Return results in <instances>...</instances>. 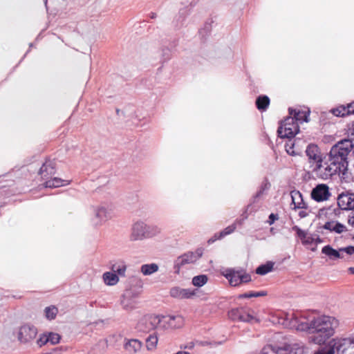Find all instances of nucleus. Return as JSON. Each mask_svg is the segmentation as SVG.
I'll return each mask as SVG.
<instances>
[{"label": "nucleus", "mask_w": 354, "mask_h": 354, "mask_svg": "<svg viewBox=\"0 0 354 354\" xmlns=\"http://www.w3.org/2000/svg\"><path fill=\"white\" fill-rule=\"evenodd\" d=\"M277 219H278V214L271 213L268 216V223H269V225H272L275 222V221H277Z\"/></svg>", "instance_id": "58"}, {"label": "nucleus", "mask_w": 354, "mask_h": 354, "mask_svg": "<svg viewBox=\"0 0 354 354\" xmlns=\"http://www.w3.org/2000/svg\"><path fill=\"white\" fill-rule=\"evenodd\" d=\"M338 207L343 210H351L354 209V193L343 192L337 198Z\"/></svg>", "instance_id": "11"}, {"label": "nucleus", "mask_w": 354, "mask_h": 354, "mask_svg": "<svg viewBox=\"0 0 354 354\" xmlns=\"http://www.w3.org/2000/svg\"><path fill=\"white\" fill-rule=\"evenodd\" d=\"M220 234H221V232H218V233H215L214 234L213 236H212L208 241H207V243L208 244H212L214 242H215L217 240H221L223 238H224V236H220Z\"/></svg>", "instance_id": "56"}, {"label": "nucleus", "mask_w": 354, "mask_h": 354, "mask_svg": "<svg viewBox=\"0 0 354 354\" xmlns=\"http://www.w3.org/2000/svg\"><path fill=\"white\" fill-rule=\"evenodd\" d=\"M293 211V215L296 217L298 216L300 218H304L308 215L306 205L304 207H297L292 208Z\"/></svg>", "instance_id": "48"}, {"label": "nucleus", "mask_w": 354, "mask_h": 354, "mask_svg": "<svg viewBox=\"0 0 354 354\" xmlns=\"http://www.w3.org/2000/svg\"><path fill=\"white\" fill-rule=\"evenodd\" d=\"M158 270L156 263L144 264L141 266L140 271L144 275H150Z\"/></svg>", "instance_id": "37"}, {"label": "nucleus", "mask_w": 354, "mask_h": 354, "mask_svg": "<svg viewBox=\"0 0 354 354\" xmlns=\"http://www.w3.org/2000/svg\"><path fill=\"white\" fill-rule=\"evenodd\" d=\"M244 221H245V219H243V218H241V217L240 218H236V219L235 220V221L234 222V223H236V226L237 225H241L243 223Z\"/></svg>", "instance_id": "61"}, {"label": "nucleus", "mask_w": 354, "mask_h": 354, "mask_svg": "<svg viewBox=\"0 0 354 354\" xmlns=\"http://www.w3.org/2000/svg\"><path fill=\"white\" fill-rule=\"evenodd\" d=\"M348 223L351 225L354 226V215L352 216H349L348 220Z\"/></svg>", "instance_id": "62"}, {"label": "nucleus", "mask_w": 354, "mask_h": 354, "mask_svg": "<svg viewBox=\"0 0 354 354\" xmlns=\"http://www.w3.org/2000/svg\"><path fill=\"white\" fill-rule=\"evenodd\" d=\"M279 348H274V354H288L287 344H283Z\"/></svg>", "instance_id": "54"}, {"label": "nucleus", "mask_w": 354, "mask_h": 354, "mask_svg": "<svg viewBox=\"0 0 354 354\" xmlns=\"http://www.w3.org/2000/svg\"><path fill=\"white\" fill-rule=\"evenodd\" d=\"M254 203H252V200L251 199L250 203L245 207V211L241 214V218L246 220L248 218L249 213L255 212L257 210V208L254 207Z\"/></svg>", "instance_id": "47"}, {"label": "nucleus", "mask_w": 354, "mask_h": 354, "mask_svg": "<svg viewBox=\"0 0 354 354\" xmlns=\"http://www.w3.org/2000/svg\"><path fill=\"white\" fill-rule=\"evenodd\" d=\"M310 110L290 109L289 108V142L292 137H295L299 132V124L308 121Z\"/></svg>", "instance_id": "3"}, {"label": "nucleus", "mask_w": 354, "mask_h": 354, "mask_svg": "<svg viewBox=\"0 0 354 354\" xmlns=\"http://www.w3.org/2000/svg\"><path fill=\"white\" fill-rule=\"evenodd\" d=\"M260 354H274V348L272 344H267L263 347Z\"/></svg>", "instance_id": "52"}, {"label": "nucleus", "mask_w": 354, "mask_h": 354, "mask_svg": "<svg viewBox=\"0 0 354 354\" xmlns=\"http://www.w3.org/2000/svg\"><path fill=\"white\" fill-rule=\"evenodd\" d=\"M339 354H354V341L349 339L340 340L337 345Z\"/></svg>", "instance_id": "18"}, {"label": "nucleus", "mask_w": 354, "mask_h": 354, "mask_svg": "<svg viewBox=\"0 0 354 354\" xmlns=\"http://www.w3.org/2000/svg\"><path fill=\"white\" fill-rule=\"evenodd\" d=\"M331 196L329 187L326 184H319L311 192V198L317 202L328 200Z\"/></svg>", "instance_id": "9"}, {"label": "nucleus", "mask_w": 354, "mask_h": 354, "mask_svg": "<svg viewBox=\"0 0 354 354\" xmlns=\"http://www.w3.org/2000/svg\"><path fill=\"white\" fill-rule=\"evenodd\" d=\"M340 252H344L346 254L351 255V254H354V246L350 245V246H348L346 248H340Z\"/></svg>", "instance_id": "57"}, {"label": "nucleus", "mask_w": 354, "mask_h": 354, "mask_svg": "<svg viewBox=\"0 0 354 354\" xmlns=\"http://www.w3.org/2000/svg\"><path fill=\"white\" fill-rule=\"evenodd\" d=\"M146 239H149L160 234L161 230L155 225H147L145 223Z\"/></svg>", "instance_id": "36"}, {"label": "nucleus", "mask_w": 354, "mask_h": 354, "mask_svg": "<svg viewBox=\"0 0 354 354\" xmlns=\"http://www.w3.org/2000/svg\"><path fill=\"white\" fill-rule=\"evenodd\" d=\"M212 23V21L211 22H205V24H204V27L199 30V34L202 35V37H204L205 35H207L211 32Z\"/></svg>", "instance_id": "51"}, {"label": "nucleus", "mask_w": 354, "mask_h": 354, "mask_svg": "<svg viewBox=\"0 0 354 354\" xmlns=\"http://www.w3.org/2000/svg\"><path fill=\"white\" fill-rule=\"evenodd\" d=\"M125 350L129 353H136L140 350L142 342L137 339H131L124 344Z\"/></svg>", "instance_id": "27"}, {"label": "nucleus", "mask_w": 354, "mask_h": 354, "mask_svg": "<svg viewBox=\"0 0 354 354\" xmlns=\"http://www.w3.org/2000/svg\"><path fill=\"white\" fill-rule=\"evenodd\" d=\"M328 159L333 165L337 167L341 173L344 174V171L347 169L348 160L331 156L330 154H328Z\"/></svg>", "instance_id": "23"}, {"label": "nucleus", "mask_w": 354, "mask_h": 354, "mask_svg": "<svg viewBox=\"0 0 354 354\" xmlns=\"http://www.w3.org/2000/svg\"><path fill=\"white\" fill-rule=\"evenodd\" d=\"M323 227L325 230L330 232H335L337 234H340L346 230V227L344 225L333 221L326 222Z\"/></svg>", "instance_id": "25"}, {"label": "nucleus", "mask_w": 354, "mask_h": 354, "mask_svg": "<svg viewBox=\"0 0 354 354\" xmlns=\"http://www.w3.org/2000/svg\"><path fill=\"white\" fill-rule=\"evenodd\" d=\"M339 325V321L333 317L321 315L306 320L305 317H297L292 315L289 321V326L297 330L307 331L311 334L309 341L322 345L332 337L335 328Z\"/></svg>", "instance_id": "1"}, {"label": "nucleus", "mask_w": 354, "mask_h": 354, "mask_svg": "<svg viewBox=\"0 0 354 354\" xmlns=\"http://www.w3.org/2000/svg\"><path fill=\"white\" fill-rule=\"evenodd\" d=\"M146 239L145 223L142 221L135 222L131 227L130 240L142 241Z\"/></svg>", "instance_id": "13"}, {"label": "nucleus", "mask_w": 354, "mask_h": 354, "mask_svg": "<svg viewBox=\"0 0 354 354\" xmlns=\"http://www.w3.org/2000/svg\"><path fill=\"white\" fill-rule=\"evenodd\" d=\"M306 153L310 162L313 161L316 165L322 162V154L317 145L314 144L309 145L306 149Z\"/></svg>", "instance_id": "19"}, {"label": "nucleus", "mask_w": 354, "mask_h": 354, "mask_svg": "<svg viewBox=\"0 0 354 354\" xmlns=\"http://www.w3.org/2000/svg\"><path fill=\"white\" fill-rule=\"evenodd\" d=\"M37 334V328L31 324H26L21 326L18 333V339L21 343H27L33 339Z\"/></svg>", "instance_id": "7"}, {"label": "nucleus", "mask_w": 354, "mask_h": 354, "mask_svg": "<svg viewBox=\"0 0 354 354\" xmlns=\"http://www.w3.org/2000/svg\"><path fill=\"white\" fill-rule=\"evenodd\" d=\"M322 252L333 260L343 258L340 249L339 250H335L329 245L324 246L322 250Z\"/></svg>", "instance_id": "29"}, {"label": "nucleus", "mask_w": 354, "mask_h": 354, "mask_svg": "<svg viewBox=\"0 0 354 354\" xmlns=\"http://www.w3.org/2000/svg\"><path fill=\"white\" fill-rule=\"evenodd\" d=\"M305 348L302 343L292 344L289 348V354H304Z\"/></svg>", "instance_id": "41"}, {"label": "nucleus", "mask_w": 354, "mask_h": 354, "mask_svg": "<svg viewBox=\"0 0 354 354\" xmlns=\"http://www.w3.org/2000/svg\"><path fill=\"white\" fill-rule=\"evenodd\" d=\"M333 115L337 117H345L349 115L347 113V109L346 106H339L332 111Z\"/></svg>", "instance_id": "46"}, {"label": "nucleus", "mask_w": 354, "mask_h": 354, "mask_svg": "<svg viewBox=\"0 0 354 354\" xmlns=\"http://www.w3.org/2000/svg\"><path fill=\"white\" fill-rule=\"evenodd\" d=\"M270 188V183L268 180L265 178L263 181L261 183L259 189L257 192L252 196V203H256L257 200L266 191H268Z\"/></svg>", "instance_id": "33"}, {"label": "nucleus", "mask_w": 354, "mask_h": 354, "mask_svg": "<svg viewBox=\"0 0 354 354\" xmlns=\"http://www.w3.org/2000/svg\"><path fill=\"white\" fill-rule=\"evenodd\" d=\"M288 116L283 118L279 122V127L277 131V137L283 139L288 138Z\"/></svg>", "instance_id": "28"}, {"label": "nucleus", "mask_w": 354, "mask_h": 354, "mask_svg": "<svg viewBox=\"0 0 354 354\" xmlns=\"http://www.w3.org/2000/svg\"><path fill=\"white\" fill-rule=\"evenodd\" d=\"M236 230V223H232V225L227 226L224 230L221 231L220 236H225L228 234H232Z\"/></svg>", "instance_id": "50"}, {"label": "nucleus", "mask_w": 354, "mask_h": 354, "mask_svg": "<svg viewBox=\"0 0 354 354\" xmlns=\"http://www.w3.org/2000/svg\"><path fill=\"white\" fill-rule=\"evenodd\" d=\"M61 339V336L57 333L45 332L39 335V339L37 340V344L39 347L47 344L48 343L52 345L59 344Z\"/></svg>", "instance_id": "15"}, {"label": "nucleus", "mask_w": 354, "mask_h": 354, "mask_svg": "<svg viewBox=\"0 0 354 354\" xmlns=\"http://www.w3.org/2000/svg\"><path fill=\"white\" fill-rule=\"evenodd\" d=\"M347 136L348 138L346 140H350L353 142L354 140V122L348 128Z\"/></svg>", "instance_id": "53"}, {"label": "nucleus", "mask_w": 354, "mask_h": 354, "mask_svg": "<svg viewBox=\"0 0 354 354\" xmlns=\"http://www.w3.org/2000/svg\"><path fill=\"white\" fill-rule=\"evenodd\" d=\"M95 217L93 222L95 225H102L111 218V209L106 205H100L94 208Z\"/></svg>", "instance_id": "8"}, {"label": "nucleus", "mask_w": 354, "mask_h": 354, "mask_svg": "<svg viewBox=\"0 0 354 354\" xmlns=\"http://www.w3.org/2000/svg\"><path fill=\"white\" fill-rule=\"evenodd\" d=\"M127 264L122 260H117L113 263L111 262V270L118 275V277H124L127 270Z\"/></svg>", "instance_id": "21"}, {"label": "nucleus", "mask_w": 354, "mask_h": 354, "mask_svg": "<svg viewBox=\"0 0 354 354\" xmlns=\"http://www.w3.org/2000/svg\"><path fill=\"white\" fill-rule=\"evenodd\" d=\"M220 234H221V232H218V233H215L214 234L213 236H212L208 241H207V243L208 244H212L214 242H215L217 240H221L223 238H224V236H220Z\"/></svg>", "instance_id": "55"}, {"label": "nucleus", "mask_w": 354, "mask_h": 354, "mask_svg": "<svg viewBox=\"0 0 354 354\" xmlns=\"http://www.w3.org/2000/svg\"><path fill=\"white\" fill-rule=\"evenodd\" d=\"M270 103V100L268 95H260L255 100V106L260 112L266 111Z\"/></svg>", "instance_id": "24"}, {"label": "nucleus", "mask_w": 354, "mask_h": 354, "mask_svg": "<svg viewBox=\"0 0 354 354\" xmlns=\"http://www.w3.org/2000/svg\"><path fill=\"white\" fill-rule=\"evenodd\" d=\"M290 196L292 198L291 208L304 207L306 204L299 192L291 191Z\"/></svg>", "instance_id": "26"}, {"label": "nucleus", "mask_w": 354, "mask_h": 354, "mask_svg": "<svg viewBox=\"0 0 354 354\" xmlns=\"http://www.w3.org/2000/svg\"><path fill=\"white\" fill-rule=\"evenodd\" d=\"M208 281V277L207 274H199L192 278V283L198 288H201L207 283Z\"/></svg>", "instance_id": "39"}, {"label": "nucleus", "mask_w": 354, "mask_h": 354, "mask_svg": "<svg viewBox=\"0 0 354 354\" xmlns=\"http://www.w3.org/2000/svg\"><path fill=\"white\" fill-rule=\"evenodd\" d=\"M272 322L282 325L285 328L288 327V313L285 314V317H273Z\"/></svg>", "instance_id": "49"}, {"label": "nucleus", "mask_w": 354, "mask_h": 354, "mask_svg": "<svg viewBox=\"0 0 354 354\" xmlns=\"http://www.w3.org/2000/svg\"><path fill=\"white\" fill-rule=\"evenodd\" d=\"M274 264V263L270 261H267L266 263L261 264L255 269V273L261 276L266 275L273 270Z\"/></svg>", "instance_id": "31"}, {"label": "nucleus", "mask_w": 354, "mask_h": 354, "mask_svg": "<svg viewBox=\"0 0 354 354\" xmlns=\"http://www.w3.org/2000/svg\"><path fill=\"white\" fill-rule=\"evenodd\" d=\"M353 147L350 140H342L331 147L328 154L348 160V155Z\"/></svg>", "instance_id": "5"}, {"label": "nucleus", "mask_w": 354, "mask_h": 354, "mask_svg": "<svg viewBox=\"0 0 354 354\" xmlns=\"http://www.w3.org/2000/svg\"><path fill=\"white\" fill-rule=\"evenodd\" d=\"M239 274L240 276L238 277L239 278V285H241V283H247L252 281L251 275L249 273L246 272L243 269L241 268L239 270Z\"/></svg>", "instance_id": "45"}, {"label": "nucleus", "mask_w": 354, "mask_h": 354, "mask_svg": "<svg viewBox=\"0 0 354 354\" xmlns=\"http://www.w3.org/2000/svg\"><path fill=\"white\" fill-rule=\"evenodd\" d=\"M334 348H329L327 350L322 349L318 351L316 354H334Z\"/></svg>", "instance_id": "59"}, {"label": "nucleus", "mask_w": 354, "mask_h": 354, "mask_svg": "<svg viewBox=\"0 0 354 354\" xmlns=\"http://www.w3.org/2000/svg\"><path fill=\"white\" fill-rule=\"evenodd\" d=\"M346 106L347 109V113H348L349 115L354 114V102L348 104Z\"/></svg>", "instance_id": "60"}, {"label": "nucleus", "mask_w": 354, "mask_h": 354, "mask_svg": "<svg viewBox=\"0 0 354 354\" xmlns=\"http://www.w3.org/2000/svg\"><path fill=\"white\" fill-rule=\"evenodd\" d=\"M138 295L132 290H126L120 298V304L126 310H131L137 305L136 297Z\"/></svg>", "instance_id": "12"}, {"label": "nucleus", "mask_w": 354, "mask_h": 354, "mask_svg": "<svg viewBox=\"0 0 354 354\" xmlns=\"http://www.w3.org/2000/svg\"><path fill=\"white\" fill-rule=\"evenodd\" d=\"M44 313L47 319L53 320L55 319L58 310L55 306H50L45 308Z\"/></svg>", "instance_id": "42"}, {"label": "nucleus", "mask_w": 354, "mask_h": 354, "mask_svg": "<svg viewBox=\"0 0 354 354\" xmlns=\"http://www.w3.org/2000/svg\"><path fill=\"white\" fill-rule=\"evenodd\" d=\"M243 308H233L228 313L229 317L233 321H240L243 313Z\"/></svg>", "instance_id": "44"}, {"label": "nucleus", "mask_w": 354, "mask_h": 354, "mask_svg": "<svg viewBox=\"0 0 354 354\" xmlns=\"http://www.w3.org/2000/svg\"><path fill=\"white\" fill-rule=\"evenodd\" d=\"M56 173V162L55 160H46L40 167L39 174L43 180L51 178Z\"/></svg>", "instance_id": "16"}, {"label": "nucleus", "mask_w": 354, "mask_h": 354, "mask_svg": "<svg viewBox=\"0 0 354 354\" xmlns=\"http://www.w3.org/2000/svg\"><path fill=\"white\" fill-rule=\"evenodd\" d=\"M240 322L253 323L254 322H259V319L243 308Z\"/></svg>", "instance_id": "43"}, {"label": "nucleus", "mask_w": 354, "mask_h": 354, "mask_svg": "<svg viewBox=\"0 0 354 354\" xmlns=\"http://www.w3.org/2000/svg\"><path fill=\"white\" fill-rule=\"evenodd\" d=\"M178 42V41L177 39H174V41H172L169 44L170 48L168 47V46H163L161 48V50H160V56H161L160 62L162 63L166 62H167L168 60H169L171 59V53H172V49L175 48L177 46Z\"/></svg>", "instance_id": "20"}, {"label": "nucleus", "mask_w": 354, "mask_h": 354, "mask_svg": "<svg viewBox=\"0 0 354 354\" xmlns=\"http://www.w3.org/2000/svg\"><path fill=\"white\" fill-rule=\"evenodd\" d=\"M221 275L228 280L230 286H239V278L238 277L240 276L239 270H236L234 268H225L223 271H221Z\"/></svg>", "instance_id": "17"}, {"label": "nucleus", "mask_w": 354, "mask_h": 354, "mask_svg": "<svg viewBox=\"0 0 354 354\" xmlns=\"http://www.w3.org/2000/svg\"><path fill=\"white\" fill-rule=\"evenodd\" d=\"M297 234L298 237L301 239L302 243L306 246L310 247L312 250H314L317 244L322 242V240L319 236H313L311 234H308L299 228H297Z\"/></svg>", "instance_id": "14"}, {"label": "nucleus", "mask_w": 354, "mask_h": 354, "mask_svg": "<svg viewBox=\"0 0 354 354\" xmlns=\"http://www.w3.org/2000/svg\"><path fill=\"white\" fill-rule=\"evenodd\" d=\"M349 271H350V272H351V274H354V268H352V267H351V268H349Z\"/></svg>", "instance_id": "64"}, {"label": "nucleus", "mask_w": 354, "mask_h": 354, "mask_svg": "<svg viewBox=\"0 0 354 354\" xmlns=\"http://www.w3.org/2000/svg\"><path fill=\"white\" fill-rule=\"evenodd\" d=\"M178 319L180 322H182L183 317L181 316H174V315H151L149 316L145 317L138 323V329L143 332H149L154 330L162 322H167L170 326L176 327V325H173L171 321Z\"/></svg>", "instance_id": "2"}, {"label": "nucleus", "mask_w": 354, "mask_h": 354, "mask_svg": "<svg viewBox=\"0 0 354 354\" xmlns=\"http://www.w3.org/2000/svg\"><path fill=\"white\" fill-rule=\"evenodd\" d=\"M190 9L188 7H185L180 9L178 15L176 17L174 21V25L176 28H180L183 25L186 17L189 14Z\"/></svg>", "instance_id": "30"}, {"label": "nucleus", "mask_w": 354, "mask_h": 354, "mask_svg": "<svg viewBox=\"0 0 354 354\" xmlns=\"http://www.w3.org/2000/svg\"><path fill=\"white\" fill-rule=\"evenodd\" d=\"M268 295V292L266 290H261L258 292L254 291H249L244 292L243 294H240L238 296L239 299H250L252 297H264Z\"/></svg>", "instance_id": "38"}, {"label": "nucleus", "mask_w": 354, "mask_h": 354, "mask_svg": "<svg viewBox=\"0 0 354 354\" xmlns=\"http://www.w3.org/2000/svg\"><path fill=\"white\" fill-rule=\"evenodd\" d=\"M314 171L319 178L324 180H327L333 176L341 173L337 167L333 165L328 159L324 162L322 160L316 165Z\"/></svg>", "instance_id": "6"}, {"label": "nucleus", "mask_w": 354, "mask_h": 354, "mask_svg": "<svg viewBox=\"0 0 354 354\" xmlns=\"http://www.w3.org/2000/svg\"><path fill=\"white\" fill-rule=\"evenodd\" d=\"M197 289L183 288L179 286H174L170 288L169 295L177 299H192L196 295Z\"/></svg>", "instance_id": "10"}, {"label": "nucleus", "mask_w": 354, "mask_h": 354, "mask_svg": "<svg viewBox=\"0 0 354 354\" xmlns=\"http://www.w3.org/2000/svg\"><path fill=\"white\" fill-rule=\"evenodd\" d=\"M151 19H155L156 17V13L155 12H151L150 15H149Z\"/></svg>", "instance_id": "63"}, {"label": "nucleus", "mask_w": 354, "mask_h": 354, "mask_svg": "<svg viewBox=\"0 0 354 354\" xmlns=\"http://www.w3.org/2000/svg\"><path fill=\"white\" fill-rule=\"evenodd\" d=\"M304 144V142L301 140H294V142L292 143L291 146L292 151H289V155L296 156L301 154L302 152Z\"/></svg>", "instance_id": "35"}, {"label": "nucleus", "mask_w": 354, "mask_h": 354, "mask_svg": "<svg viewBox=\"0 0 354 354\" xmlns=\"http://www.w3.org/2000/svg\"><path fill=\"white\" fill-rule=\"evenodd\" d=\"M70 180H64L60 178H49L44 183V186L48 188H56L70 184Z\"/></svg>", "instance_id": "22"}, {"label": "nucleus", "mask_w": 354, "mask_h": 354, "mask_svg": "<svg viewBox=\"0 0 354 354\" xmlns=\"http://www.w3.org/2000/svg\"><path fill=\"white\" fill-rule=\"evenodd\" d=\"M203 254V249L199 248L195 252L189 251L179 256L174 261V272L179 274L180 268L185 264L194 263L199 259Z\"/></svg>", "instance_id": "4"}, {"label": "nucleus", "mask_w": 354, "mask_h": 354, "mask_svg": "<svg viewBox=\"0 0 354 354\" xmlns=\"http://www.w3.org/2000/svg\"><path fill=\"white\" fill-rule=\"evenodd\" d=\"M272 339L273 344H271L274 348H279L281 347L280 346L283 345V344H285L286 343L288 344V339L286 335L281 333H275L272 337Z\"/></svg>", "instance_id": "34"}, {"label": "nucleus", "mask_w": 354, "mask_h": 354, "mask_svg": "<svg viewBox=\"0 0 354 354\" xmlns=\"http://www.w3.org/2000/svg\"><path fill=\"white\" fill-rule=\"evenodd\" d=\"M102 278L105 284L108 286H115L119 281L118 275L112 270L111 272H105L102 275Z\"/></svg>", "instance_id": "32"}, {"label": "nucleus", "mask_w": 354, "mask_h": 354, "mask_svg": "<svg viewBox=\"0 0 354 354\" xmlns=\"http://www.w3.org/2000/svg\"><path fill=\"white\" fill-rule=\"evenodd\" d=\"M158 343V337L153 333L149 335L146 339V346L147 350L152 351L156 347Z\"/></svg>", "instance_id": "40"}]
</instances>
